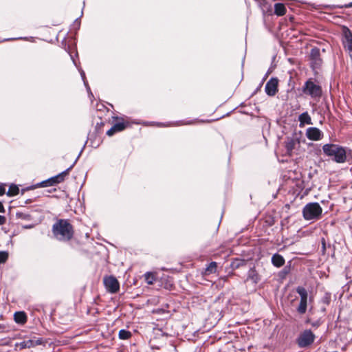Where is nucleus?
<instances>
[{
	"instance_id": "obj_3",
	"label": "nucleus",
	"mask_w": 352,
	"mask_h": 352,
	"mask_svg": "<svg viewBox=\"0 0 352 352\" xmlns=\"http://www.w3.org/2000/svg\"><path fill=\"white\" fill-rule=\"evenodd\" d=\"M322 208L318 203H310L303 208V217L306 220L318 219L322 214Z\"/></svg>"
},
{
	"instance_id": "obj_2",
	"label": "nucleus",
	"mask_w": 352,
	"mask_h": 352,
	"mask_svg": "<svg viewBox=\"0 0 352 352\" xmlns=\"http://www.w3.org/2000/svg\"><path fill=\"white\" fill-rule=\"evenodd\" d=\"M324 153L332 157L333 160L337 163H344L346 160V148L334 144H326L322 146Z\"/></svg>"
},
{
	"instance_id": "obj_25",
	"label": "nucleus",
	"mask_w": 352,
	"mask_h": 352,
	"mask_svg": "<svg viewBox=\"0 0 352 352\" xmlns=\"http://www.w3.org/2000/svg\"><path fill=\"white\" fill-rule=\"evenodd\" d=\"M107 291L110 294H116L119 292L120 287H106Z\"/></svg>"
},
{
	"instance_id": "obj_9",
	"label": "nucleus",
	"mask_w": 352,
	"mask_h": 352,
	"mask_svg": "<svg viewBox=\"0 0 352 352\" xmlns=\"http://www.w3.org/2000/svg\"><path fill=\"white\" fill-rule=\"evenodd\" d=\"M306 135L308 139L314 141L320 140L323 136L321 131L316 127L308 128L306 131Z\"/></svg>"
},
{
	"instance_id": "obj_10",
	"label": "nucleus",
	"mask_w": 352,
	"mask_h": 352,
	"mask_svg": "<svg viewBox=\"0 0 352 352\" xmlns=\"http://www.w3.org/2000/svg\"><path fill=\"white\" fill-rule=\"evenodd\" d=\"M67 174V170H65L54 177H51L48 180L44 182V183L45 184V186H53L56 184L60 183L64 180V178Z\"/></svg>"
},
{
	"instance_id": "obj_15",
	"label": "nucleus",
	"mask_w": 352,
	"mask_h": 352,
	"mask_svg": "<svg viewBox=\"0 0 352 352\" xmlns=\"http://www.w3.org/2000/svg\"><path fill=\"white\" fill-rule=\"evenodd\" d=\"M286 12L284 4L278 3L274 5V13L278 16H283Z\"/></svg>"
},
{
	"instance_id": "obj_8",
	"label": "nucleus",
	"mask_w": 352,
	"mask_h": 352,
	"mask_svg": "<svg viewBox=\"0 0 352 352\" xmlns=\"http://www.w3.org/2000/svg\"><path fill=\"white\" fill-rule=\"evenodd\" d=\"M265 90L268 96H274L278 91V80L274 78L270 79L265 85Z\"/></svg>"
},
{
	"instance_id": "obj_19",
	"label": "nucleus",
	"mask_w": 352,
	"mask_h": 352,
	"mask_svg": "<svg viewBox=\"0 0 352 352\" xmlns=\"http://www.w3.org/2000/svg\"><path fill=\"white\" fill-rule=\"evenodd\" d=\"M19 188L16 185H11L9 187L8 191L7 192V195L9 197L15 196L19 194Z\"/></svg>"
},
{
	"instance_id": "obj_27",
	"label": "nucleus",
	"mask_w": 352,
	"mask_h": 352,
	"mask_svg": "<svg viewBox=\"0 0 352 352\" xmlns=\"http://www.w3.org/2000/svg\"><path fill=\"white\" fill-rule=\"evenodd\" d=\"M116 132V131L115 130V129H113V126L107 131V135H108L109 136H111L113 135Z\"/></svg>"
},
{
	"instance_id": "obj_29",
	"label": "nucleus",
	"mask_w": 352,
	"mask_h": 352,
	"mask_svg": "<svg viewBox=\"0 0 352 352\" xmlns=\"http://www.w3.org/2000/svg\"><path fill=\"white\" fill-rule=\"evenodd\" d=\"M6 189L3 186H0V196L5 194Z\"/></svg>"
},
{
	"instance_id": "obj_23",
	"label": "nucleus",
	"mask_w": 352,
	"mask_h": 352,
	"mask_svg": "<svg viewBox=\"0 0 352 352\" xmlns=\"http://www.w3.org/2000/svg\"><path fill=\"white\" fill-rule=\"evenodd\" d=\"M113 129L116 131V132L121 131L125 129V124L124 122H118L113 125Z\"/></svg>"
},
{
	"instance_id": "obj_7",
	"label": "nucleus",
	"mask_w": 352,
	"mask_h": 352,
	"mask_svg": "<svg viewBox=\"0 0 352 352\" xmlns=\"http://www.w3.org/2000/svg\"><path fill=\"white\" fill-rule=\"evenodd\" d=\"M344 38L343 45L344 49L348 52L350 57L352 58V32L347 28L343 30Z\"/></svg>"
},
{
	"instance_id": "obj_16",
	"label": "nucleus",
	"mask_w": 352,
	"mask_h": 352,
	"mask_svg": "<svg viewBox=\"0 0 352 352\" xmlns=\"http://www.w3.org/2000/svg\"><path fill=\"white\" fill-rule=\"evenodd\" d=\"M104 286H118L117 279L113 276H109L104 279Z\"/></svg>"
},
{
	"instance_id": "obj_17",
	"label": "nucleus",
	"mask_w": 352,
	"mask_h": 352,
	"mask_svg": "<svg viewBox=\"0 0 352 352\" xmlns=\"http://www.w3.org/2000/svg\"><path fill=\"white\" fill-rule=\"evenodd\" d=\"M132 336L131 331L126 329H121L119 331L118 337L120 340H128Z\"/></svg>"
},
{
	"instance_id": "obj_31",
	"label": "nucleus",
	"mask_w": 352,
	"mask_h": 352,
	"mask_svg": "<svg viewBox=\"0 0 352 352\" xmlns=\"http://www.w3.org/2000/svg\"><path fill=\"white\" fill-rule=\"evenodd\" d=\"M0 212H5L4 206L1 201H0Z\"/></svg>"
},
{
	"instance_id": "obj_30",
	"label": "nucleus",
	"mask_w": 352,
	"mask_h": 352,
	"mask_svg": "<svg viewBox=\"0 0 352 352\" xmlns=\"http://www.w3.org/2000/svg\"><path fill=\"white\" fill-rule=\"evenodd\" d=\"M240 265V262L239 261H236L232 263V266L238 267Z\"/></svg>"
},
{
	"instance_id": "obj_14",
	"label": "nucleus",
	"mask_w": 352,
	"mask_h": 352,
	"mask_svg": "<svg viewBox=\"0 0 352 352\" xmlns=\"http://www.w3.org/2000/svg\"><path fill=\"white\" fill-rule=\"evenodd\" d=\"M146 283L148 285H153L157 278L156 272H148L144 275Z\"/></svg>"
},
{
	"instance_id": "obj_1",
	"label": "nucleus",
	"mask_w": 352,
	"mask_h": 352,
	"mask_svg": "<svg viewBox=\"0 0 352 352\" xmlns=\"http://www.w3.org/2000/svg\"><path fill=\"white\" fill-rule=\"evenodd\" d=\"M52 232L59 241L69 240L73 236L72 226L67 221L63 219H60L54 224Z\"/></svg>"
},
{
	"instance_id": "obj_28",
	"label": "nucleus",
	"mask_w": 352,
	"mask_h": 352,
	"mask_svg": "<svg viewBox=\"0 0 352 352\" xmlns=\"http://www.w3.org/2000/svg\"><path fill=\"white\" fill-rule=\"evenodd\" d=\"M6 221V219L4 216L0 215V225H3Z\"/></svg>"
},
{
	"instance_id": "obj_22",
	"label": "nucleus",
	"mask_w": 352,
	"mask_h": 352,
	"mask_svg": "<svg viewBox=\"0 0 352 352\" xmlns=\"http://www.w3.org/2000/svg\"><path fill=\"white\" fill-rule=\"evenodd\" d=\"M249 278L252 280L253 283H257V280L258 279L257 274L254 270H250L249 272Z\"/></svg>"
},
{
	"instance_id": "obj_12",
	"label": "nucleus",
	"mask_w": 352,
	"mask_h": 352,
	"mask_svg": "<svg viewBox=\"0 0 352 352\" xmlns=\"http://www.w3.org/2000/svg\"><path fill=\"white\" fill-rule=\"evenodd\" d=\"M298 120L300 122V126H303L305 124H311V119L309 115L307 112H304L301 113L299 117Z\"/></svg>"
},
{
	"instance_id": "obj_18",
	"label": "nucleus",
	"mask_w": 352,
	"mask_h": 352,
	"mask_svg": "<svg viewBox=\"0 0 352 352\" xmlns=\"http://www.w3.org/2000/svg\"><path fill=\"white\" fill-rule=\"evenodd\" d=\"M296 292L300 296V300L307 301L308 294L305 287H297Z\"/></svg>"
},
{
	"instance_id": "obj_26",
	"label": "nucleus",
	"mask_w": 352,
	"mask_h": 352,
	"mask_svg": "<svg viewBox=\"0 0 352 352\" xmlns=\"http://www.w3.org/2000/svg\"><path fill=\"white\" fill-rule=\"evenodd\" d=\"M311 55L312 56H315L316 57L317 56L319 55V50L317 49V48H314L311 50Z\"/></svg>"
},
{
	"instance_id": "obj_32",
	"label": "nucleus",
	"mask_w": 352,
	"mask_h": 352,
	"mask_svg": "<svg viewBox=\"0 0 352 352\" xmlns=\"http://www.w3.org/2000/svg\"><path fill=\"white\" fill-rule=\"evenodd\" d=\"M81 75H82V78H83V77H84V75H85V73H83V72H82V73L81 74Z\"/></svg>"
},
{
	"instance_id": "obj_6",
	"label": "nucleus",
	"mask_w": 352,
	"mask_h": 352,
	"mask_svg": "<svg viewBox=\"0 0 352 352\" xmlns=\"http://www.w3.org/2000/svg\"><path fill=\"white\" fill-rule=\"evenodd\" d=\"M302 91L305 94L309 95L312 98L320 97L322 94L321 87L311 80L305 82Z\"/></svg>"
},
{
	"instance_id": "obj_11",
	"label": "nucleus",
	"mask_w": 352,
	"mask_h": 352,
	"mask_svg": "<svg viewBox=\"0 0 352 352\" xmlns=\"http://www.w3.org/2000/svg\"><path fill=\"white\" fill-rule=\"evenodd\" d=\"M14 321L17 324H25L27 321V316L23 311H16L14 314Z\"/></svg>"
},
{
	"instance_id": "obj_24",
	"label": "nucleus",
	"mask_w": 352,
	"mask_h": 352,
	"mask_svg": "<svg viewBox=\"0 0 352 352\" xmlns=\"http://www.w3.org/2000/svg\"><path fill=\"white\" fill-rule=\"evenodd\" d=\"M8 258V254L6 252H0V263H5Z\"/></svg>"
},
{
	"instance_id": "obj_20",
	"label": "nucleus",
	"mask_w": 352,
	"mask_h": 352,
	"mask_svg": "<svg viewBox=\"0 0 352 352\" xmlns=\"http://www.w3.org/2000/svg\"><path fill=\"white\" fill-rule=\"evenodd\" d=\"M307 301L300 300V304L297 308V311L299 314H303L307 311Z\"/></svg>"
},
{
	"instance_id": "obj_21",
	"label": "nucleus",
	"mask_w": 352,
	"mask_h": 352,
	"mask_svg": "<svg viewBox=\"0 0 352 352\" xmlns=\"http://www.w3.org/2000/svg\"><path fill=\"white\" fill-rule=\"evenodd\" d=\"M217 270V263L211 262L206 269V274H212L215 272Z\"/></svg>"
},
{
	"instance_id": "obj_13",
	"label": "nucleus",
	"mask_w": 352,
	"mask_h": 352,
	"mask_svg": "<svg viewBox=\"0 0 352 352\" xmlns=\"http://www.w3.org/2000/svg\"><path fill=\"white\" fill-rule=\"evenodd\" d=\"M272 262L274 266L280 267L284 265L285 260L281 255L276 254L272 256Z\"/></svg>"
},
{
	"instance_id": "obj_4",
	"label": "nucleus",
	"mask_w": 352,
	"mask_h": 352,
	"mask_svg": "<svg viewBox=\"0 0 352 352\" xmlns=\"http://www.w3.org/2000/svg\"><path fill=\"white\" fill-rule=\"evenodd\" d=\"M315 340V335L310 329H307L302 331L298 338L296 342L299 347L305 348L311 345Z\"/></svg>"
},
{
	"instance_id": "obj_5",
	"label": "nucleus",
	"mask_w": 352,
	"mask_h": 352,
	"mask_svg": "<svg viewBox=\"0 0 352 352\" xmlns=\"http://www.w3.org/2000/svg\"><path fill=\"white\" fill-rule=\"evenodd\" d=\"M300 144V137L297 133L291 137H287L285 142V147L288 155L292 156L294 151L299 147Z\"/></svg>"
}]
</instances>
